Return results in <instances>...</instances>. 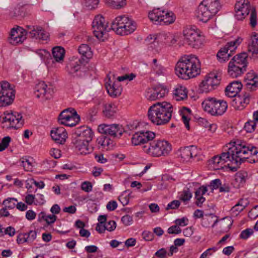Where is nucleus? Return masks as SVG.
<instances>
[{
	"mask_svg": "<svg viewBox=\"0 0 258 258\" xmlns=\"http://www.w3.org/2000/svg\"><path fill=\"white\" fill-rule=\"evenodd\" d=\"M242 85L239 81H233L230 83L225 88V93L229 97H233L240 91Z\"/></svg>",
	"mask_w": 258,
	"mask_h": 258,
	"instance_id": "c85d7f7f",
	"label": "nucleus"
},
{
	"mask_svg": "<svg viewBox=\"0 0 258 258\" xmlns=\"http://www.w3.org/2000/svg\"><path fill=\"white\" fill-rule=\"evenodd\" d=\"M168 92V90L162 85H157L150 89L146 94V98L150 101H154L163 98Z\"/></svg>",
	"mask_w": 258,
	"mask_h": 258,
	"instance_id": "4be33fe9",
	"label": "nucleus"
},
{
	"mask_svg": "<svg viewBox=\"0 0 258 258\" xmlns=\"http://www.w3.org/2000/svg\"><path fill=\"white\" fill-rule=\"evenodd\" d=\"M187 97V91L185 87L177 88L173 93V98L176 101L183 100Z\"/></svg>",
	"mask_w": 258,
	"mask_h": 258,
	"instance_id": "58836bf2",
	"label": "nucleus"
},
{
	"mask_svg": "<svg viewBox=\"0 0 258 258\" xmlns=\"http://www.w3.org/2000/svg\"><path fill=\"white\" fill-rule=\"evenodd\" d=\"M34 93L37 98L44 97L46 99H49L53 93V89L47 88L44 82H40L35 87Z\"/></svg>",
	"mask_w": 258,
	"mask_h": 258,
	"instance_id": "412c9836",
	"label": "nucleus"
},
{
	"mask_svg": "<svg viewBox=\"0 0 258 258\" xmlns=\"http://www.w3.org/2000/svg\"><path fill=\"white\" fill-rule=\"evenodd\" d=\"M98 131L101 134L109 136L113 138H120L124 132L121 125L118 124H100Z\"/></svg>",
	"mask_w": 258,
	"mask_h": 258,
	"instance_id": "ddd939ff",
	"label": "nucleus"
},
{
	"mask_svg": "<svg viewBox=\"0 0 258 258\" xmlns=\"http://www.w3.org/2000/svg\"><path fill=\"white\" fill-rule=\"evenodd\" d=\"M177 154L183 161H188L190 160L200 161L206 160L205 156L196 146L194 145L181 147L177 151Z\"/></svg>",
	"mask_w": 258,
	"mask_h": 258,
	"instance_id": "423d86ee",
	"label": "nucleus"
},
{
	"mask_svg": "<svg viewBox=\"0 0 258 258\" xmlns=\"http://www.w3.org/2000/svg\"><path fill=\"white\" fill-rule=\"evenodd\" d=\"M248 5H250L248 0H237L235 5V11L239 10L240 9Z\"/></svg>",
	"mask_w": 258,
	"mask_h": 258,
	"instance_id": "603ef678",
	"label": "nucleus"
},
{
	"mask_svg": "<svg viewBox=\"0 0 258 258\" xmlns=\"http://www.w3.org/2000/svg\"><path fill=\"white\" fill-rule=\"evenodd\" d=\"M173 106L169 102H158L151 106L148 110L149 119L154 124L159 125L167 123L170 120Z\"/></svg>",
	"mask_w": 258,
	"mask_h": 258,
	"instance_id": "f03ea898",
	"label": "nucleus"
},
{
	"mask_svg": "<svg viewBox=\"0 0 258 258\" xmlns=\"http://www.w3.org/2000/svg\"><path fill=\"white\" fill-rule=\"evenodd\" d=\"M246 71L244 68L236 66L232 62H229L228 63V74L233 78L241 76Z\"/></svg>",
	"mask_w": 258,
	"mask_h": 258,
	"instance_id": "2f4dec72",
	"label": "nucleus"
},
{
	"mask_svg": "<svg viewBox=\"0 0 258 258\" xmlns=\"http://www.w3.org/2000/svg\"><path fill=\"white\" fill-rule=\"evenodd\" d=\"M29 35L32 38L42 40H46L48 38V33L41 27L33 28V29L29 32Z\"/></svg>",
	"mask_w": 258,
	"mask_h": 258,
	"instance_id": "473e14b6",
	"label": "nucleus"
},
{
	"mask_svg": "<svg viewBox=\"0 0 258 258\" xmlns=\"http://www.w3.org/2000/svg\"><path fill=\"white\" fill-rule=\"evenodd\" d=\"M87 62V61H85V59L84 58H82L76 62H71L67 66V71L74 76L81 77L85 71L84 63Z\"/></svg>",
	"mask_w": 258,
	"mask_h": 258,
	"instance_id": "dca6fc26",
	"label": "nucleus"
},
{
	"mask_svg": "<svg viewBox=\"0 0 258 258\" xmlns=\"http://www.w3.org/2000/svg\"><path fill=\"white\" fill-rule=\"evenodd\" d=\"M27 32L21 27L13 28L11 31L10 42L13 45L22 43L26 38Z\"/></svg>",
	"mask_w": 258,
	"mask_h": 258,
	"instance_id": "a211bd4d",
	"label": "nucleus"
},
{
	"mask_svg": "<svg viewBox=\"0 0 258 258\" xmlns=\"http://www.w3.org/2000/svg\"><path fill=\"white\" fill-rule=\"evenodd\" d=\"M232 101V106L236 110H242L249 104L251 96L249 93L244 92L241 95L234 96Z\"/></svg>",
	"mask_w": 258,
	"mask_h": 258,
	"instance_id": "6ab92c4d",
	"label": "nucleus"
},
{
	"mask_svg": "<svg viewBox=\"0 0 258 258\" xmlns=\"http://www.w3.org/2000/svg\"><path fill=\"white\" fill-rule=\"evenodd\" d=\"M234 147H229L226 152H223L219 155V160L226 161V160L229 161H234V152H236Z\"/></svg>",
	"mask_w": 258,
	"mask_h": 258,
	"instance_id": "79ce46f5",
	"label": "nucleus"
},
{
	"mask_svg": "<svg viewBox=\"0 0 258 258\" xmlns=\"http://www.w3.org/2000/svg\"><path fill=\"white\" fill-rule=\"evenodd\" d=\"M131 192L129 190L124 191L122 194L118 197L119 201L121 203L123 206L127 205L129 203V197Z\"/></svg>",
	"mask_w": 258,
	"mask_h": 258,
	"instance_id": "49530a36",
	"label": "nucleus"
},
{
	"mask_svg": "<svg viewBox=\"0 0 258 258\" xmlns=\"http://www.w3.org/2000/svg\"><path fill=\"white\" fill-rule=\"evenodd\" d=\"M167 231L169 234H178L180 233L182 230L177 225H173L168 229Z\"/></svg>",
	"mask_w": 258,
	"mask_h": 258,
	"instance_id": "6e6d98bb",
	"label": "nucleus"
},
{
	"mask_svg": "<svg viewBox=\"0 0 258 258\" xmlns=\"http://www.w3.org/2000/svg\"><path fill=\"white\" fill-rule=\"evenodd\" d=\"M68 134L63 127H59L51 131L52 139L57 143L63 144L68 138Z\"/></svg>",
	"mask_w": 258,
	"mask_h": 258,
	"instance_id": "bb28decb",
	"label": "nucleus"
},
{
	"mask_svg": "<svg viewBox=\"0 0 258 258\" xmlns=\"http://www.w3.org/2000/svg\"><path fill=\"white\" fill-rule=\"evenodd\" d=\"M256 126V122L254 121L249 120L247 121L244 125V129L247 133H252L255 130Z\"/></svg>",
	"mask_w": 258,
	"mask_h": 258,
	"instance_id": "8fccbe9b",
	"label": "nucleus"
},
{
	"mask_svg": "<svg viewBox=\"0 0 258 258\" xmlns=\"http://www.w3.org/2000/svg\"><path fill=\"white\" fill-rule=\"evenodd\" d=\"M50 155L54 159H57L61 156V151L57 149H51L50 151Z\"/></svg>",
	"mask_w": 258,
	"mask_h": 258,
	"instance_id": "774afa93",
	"label": "nucleus"
},
{
	"mask_svg": "<svg viewBox=\"0 0 258 258\" xmlns=\"http://www.w3.org/2000/svg\"><path fill=\"white\" fill-rule=\"evenodd\" d=\"M17 242L18 244L29 242L26 233L19 234L17 236Z\"/></svg>",
	"mask_w": 258,
	"mask_h": 258,
	"instance_id": "bf43d9fd",
	"label": "nucleus"
},
{
	"mask_svg": "<svg viewBox=\"0 0 258 258\" xmlns=\"http://www.w3.org/2000/svg\"><path fill=\"white\" fill-rule=\"evenodd\" d=\"M116 111V107L114 104H105L103 105V115L108 118L113 117Z\"/></svg>",
	"mask_w": 258,
	"mask_h": 258,
	"instance_id": "ea45409f",
	"label": "nucleus"
},
{
	"mask_svg": "<svg viewBox=\"0 0 258 258\" xmlns=\"http://www.w3.org/2000/svg\"><path fill=\"white\" fill-rule=\"evenodd\" d=\"M247 56L248 55L246 53H240L234 56L230 62L241 68H244L246 70L248 64L247 61Z\"/></svg>",
	"mask_w": 258,
	"mask_h": 258,
	"instance_id": "7c9ffc66",
	"label": "nucleus"
},
{
	"mask_svg": "<svg viewBox=\"0 0 258 258\" xmlns=\"http://www.w3.org/2000/svg\"><path fill=\"white\" fill-rule=\"evenodd\" d=\"M117 207V204L115 201H111L109 202L106 205V208L109 211L115 210Z\"/></svg>",
	"mask_w": 258,
	"mask_h": 258,
	"instance_id": "338daca9",
	"label": "nucleus"
},
{
	"mask_svg": "<svg viewBox=\"0 0 258 258\" xmlns=\"http://www.w3.org/2000/svg\"><path fill=\"white\" fill-rule=\"evenodd\" d=\"M248 51L251 52L253 56L258 53V38L254 36L251 42L248 44Z\"/></svg>",
	"mask_w": 258,
	"mask_h": 258,
	"instance_id": "a18cd8bd",
	"label": "nucleus"
},
{
	"mask_svg": "<svg viewBox=\"0 0 258 258\" xmlns=\"http://www.w3.org/2000/svg\"><path fill=\"white\" fill-rule=\"evenodd\" d=\"M217 99L215 98H208L202 103V106L205 111L212 115L214 113Z\"/></svg>",
	"mask_w": 258,
	"mask_h": 258,
	"instance_id": "4c0bfd02",
	"label": "nucleus"
},
{
	"mask_svg": "<svg viewBox=\"0 0 258 258\" xmlns=\"http://www.w3.org/2000/svg\"><path fill=\"white\" fill-rule=\"evenodd\" d=\"M246 176V172L242 171H239L235 174L234 179L231 184L233 185L234 187L236 188L243 186L245 183V178Z\"/></svg>",
	"mask_w": 258,
	"mask_h": 258,
	"instance_id": "f704fd0d",
	"label": "nucleus"
},
{
	"mask_svg": "<svg viewBox=\"0 0 258 258\" xmlns=\"http://www.w3.org/2000/svg\"><path fill=\"white\" fill-rule=\"evenodd\" d=\"M136 22L128 17H117L111 23V29L117 34L126 35L133 33L136 29Z\"/></svg>",
	"mask_w": 258,
	"mask_h": 258,
	"instance_id": "39448f33",
	"label": "nucleus"
},
{
	"mask_svg": "<svg viewBox=\"0 0 258 258\" xmlns=\"http://www.w3.org/2000/svg\"><path fill=\"white\" fill-rule=\"evenodd\" d=\"M93 33L98 39L104 41L107 36V23L105 24V18L102 16H96L92 22Z\"/></svg>",
	"mask_w": 258,
	"mask_h": 258,
	"instance_id": "9b49d317",
	"label": "nucleus"
},
{
	"mask_svg": "<svg viewBox=\"0 0 258 258\" xmlns=\"http://www.w3.org/2000/svg\"><path fill=\"white\" fill-rule=\"evenodd\" d=\"M184 42L192 48H199L203 42V37L191 28H186L183 31Z\"/></svg>",
	"mask_w": 258,
	"mask_h": 258,
	"instance_id": "1a4fd4ad",
	"label": "nucleus"
},
{
	"mask_svg": "<svg viewBox=\"0 0 258 258\" xmlns=\"http://www.w3.org/2000/svg\"><path fill=\"white\" fill-rule=\"evenodd\" d=\"M232 147L235 148V151L234 154V161H244V160L248 158L249 147H246L245 145L238 148L237 146H233Z\"/></svg>",
	"mask_w": 258,
	"mask_h": 258,
	"instance_id": "cd10ccee",
	"label": "nucleus"
},
{
	"mask_svg": "<svg viewBox=\"0 0 258 258\" xmlns=\"http://www.w3.org/2000/svg\"><path fill=\"white\" fill-rule=\"evenodd\" d=\"M250 12L249 24L252 28H254L257 25V15L254 8L251 9L250 5L246 6L235 11V17L238 20H242Z\"/></svg>",
	"mask_w": 258,
	"mask_h": 258,
	"instance_id": "4468645a",
	"label": "nucleus"
},
{
	"mask_svg": "<svg viewBox=\"0 0 258 258\" xmlns=\"http://www.w3.org/2000/svg\"><path fill=\"white\" fill-rule=\"evenodd\" d=\"M227 108V104L225 101L217 99L212 115H221L226 111Z\"/></svg>",
	"mask_w": 258,
	"mask_h": 258,
	"instance_id": "e433bc0d",
	"label": "nucleus"
},
{
	"mask_svg": "<svg viewBox=\"0 0 258 258\" xmlns=\"http://www.w3.org/2000/svg\"><path fill=\"white\" fill-rule=\"evenodd\" d=\"M6 115L3 118L2 123L3 124L9 123L8 125H4L3 127L7 128H14L15 129H18L21 127L23 123V120H22V116L21 114L17 112L14 113H4Z\"/></svg>",
	"mask_w": 258,
	"mask_h": 258,
	"instance_id": "2eb2a0df",
	"label": "nucleus"
},
{
	"mask_svg": "<svg viewBox=\"0 0 258 258\" xmlns=\"http://www.w3.org/2000/svg\"><path fill=\"white\" fill-rule=\"evenodd\" d=\"M253 233V230L251 228H247L241 231L240 234V238L243 239H246Z\"/></svg>",
	"mask_w": 258,
	"mask_h": 258,
	"instance_id": "5fc2aeb1",
	"label": "nucleus"
},
{
	"mask_svg": "<svg viewBox=\"0 0 258 258\" xmlns=\"http://www.w3.org/2000/svg\"><path fill=\"white\" fill-rule=\"evenodd\" d=\"M145 152L153 157H166L172 150V146L165 140H155L143 146Z\"/></svg>",
	"mask_w": 258,
	"mask_h": 258,
	"instance_id": "20e7f679",
	"label": "nucleus"
},
{
	"mask_svg": "<svg viewBox=\"0 0 258 258\" xmlns=\"http://www.w3.org/2000/svg\"><path fill=\"white\" fill-rule=\"evenodd\" d=\"M15 97V90L7 81L0 83V107L9 105L13 102Z\"/></svg>",
	"mask_w": 258,
	"mask_h": 258,
	"instance_id": "6e6552de",
	"label": "nucleus"
},
{
	"mask_svg": "<svg viewBox=\"0 0 258 258\" xmlns=\"http://www.w3.org/2000/svg\"><path fill=\"white\" fill-rule=\"evenodd\" d=\"M148 17L152 21H154L155 24L160 25L172 24L176 19L172 12L161 11L159 9L154 10L152 12H150Z\"/></svg>",
	"mask_w": 258,
	"mask_h": 258,
	"instance_id": "0eeeda50",
	"label": "nucleus"
},
{
	"mask_svg": "<svg viewBox=\"0 0 258 258\" xmlns=\"http://www.w3.org/2000/svg\"><path fill=\"white\" fill-rule=\"evenodd\" d=\"M105 88L108 94L112 97L119 96L122 92L120 83L117 80H111L110 78H108L107 82L105 83Z\"/></svg>",
	"mask_w": 258,
	"mask_h": 258,
	"instance_id": "5701e85b",
	"label": "nucleus"
},
{
	"mask_svg": "<svg viewBox=\"0 0 258 258\" xmlns=\"http://www.w3.org/2000/svg\"><path fill=\"white\" fill-rule=\"evenodd\" d=\"M107 230L109 231H113L116 227V222L113 220H109L105 223Z\"/></svg>",
	"mask_w": 258,
	"mask_h": 258,
	"instance_id": "052dcab7",
	"label": "nucleus"
},
{
	"mask_svg": "<svg viewBox=\"0 0 258 258\" xmlns=\"http://www.w3.org/2000/svg\"><path fill=\"white\" fill-rule=\"evenodd\" d=\"M52 54L56 61L63 59L65 53L64 49L60 46H55L52 50Z\"/></svg>",
	"mask_w": 258,
	"mask_h": 258,
	"instance_id": "c03bdc74",
	"label": "nucleus"
},
{
	"mask_svg": "<svg viewBox=\"0 0 258 258\" xmlns=\"http://www.w3.org/2000/svg\"><path fill=\"white\" fill-rule=\"evenodd\" d=\"M107 3L111 7L118 9L124 4V0H107Z\"/></svg>",
	"mask_w": 258,
	"mask_h": 258,
	"instance_id": "09e8293b",
	"label": "nucleus"
},
{
	"mask_svg": "<svg viewBox=\"0 0 258 258\" xmlns=\"http://www.w3.org/2000/svg\"><path fill=\"white\" fill-rule=\"evenodd\" d=\"M11 138L9 136L4 137L0 143V152L5 150L7 148L11 142Z\"/></svg>",
	"mask_w": 258,
	"mask_h": 258,
	"instance_id": "3c124183",
	"label": "nucleus"
},
{
	"mask_svg": "<svg viewBox=\"0 0 258 258\" xmlns=\"http://www.w3.org/2000/svg\"><path fill=\"white\" fill-rule=\"evenodd\" d=\"M77 137H73V139H80V140H84L86 142H90L94 136L93 132L92 130L87 127L83 126L77 130L75 132Z\"/></svg>",
	"mask_w": 258,
	"mask_h": 258,
	"instance_id": "a878e982",
	"label": "nucleus"
},
{
	"mask_svg": "<svg viewBox=\"0 0 258 258\" xmlns=\"http://www.w3.org/2000/svg\"><path fill=\"white\" fill-rule=\"evenodd\" d=\"M220 5L218 0H203L197 10V17L200 21L207 22L219 11Z\"/></svg>",
	"mask_w": 258,
	"mask_h": 258,
	"instance_id": "7ed1b4c3",
	"label": "nucleus"
},
{
	"mask_svg": "<svg viewBox=\"0 0 258 258\" xmlns=\"http://www.w3.org/2000/svg\"><path fill=\"white\" fill-rule=\"evenodd\" d=\"M81 189L85 192H89L92 190V185L89 181H84L81 184Z\"/></svg>",
	"mask_w": 258,
	"mask_h": 258,
	"instance_id": "4d7b16f0",
	"label": "nucleus"
},
{
	"mask_svg": "<svg viewBox=\"0 0 258 258\" xmlns=\"http://www.w3.org/2000/svg\"><path fill=\"white\" fill-rule=\"evenodd\" d=\"M220 76L215 73L207 75L200 84V90L202 93H207L215 89L220 83Z\"/></svg>",
	"mask_w": 258,
	"mask_h": 258,
	"instance_id": "f8f14e48",
	"label": "nucleus"
},
{
	"mask_svg": "<svg viewBox=\"0 0 258 258\" xmlns=\"http://www.w3.org/2000/svg\"><path fill=\"white\" fill-rule=\"evenodd\" d=\"M245 86L250 91H255L258 89V76L253 71L246 74L244 78Z\"/></svg>",
	"mask_w": 258,
	"mask_h": 258,
	"instance_id": "b1692460",
	"label": "nucleus"
},
{
	"mask_svg": "<svg viewBox=\"0 0 258 258\" xmlns=\"http://www.w3.org/2000/svg\"><path fill=\"white\" fill-rule=\"evenodd\" d=\"M242 42V39L238 38L234 41L228 42L217 52V57L220 62L228 60L231 56V53L235 51L237 46Z\"/></svg>",
	"mask_w": 258,
	"mask_h": 258,
	"instance_id": "9d476101",
	"label": "nucleus"
},
{
	"mask_svg": "<svg viewBox=\"0 0 258 258\" xmlns=\"http://www.w3.org/2000/svg\"><path fill=\"white\" fill-rule=\"evenodd\" d=\"M180 204V202L179 201L174 200L168 204L166 210L176 209L179 207Z\"/></svg>",
	"mask_w": 258,
	"mask_h": 258,
	"instance_id": "0e129e2a",
	"label": "nucleus"
},
{
	"mask_svg": "<svg viewBox=\"0 0 258 258\" xmlns=\"http://www.w3.org/2000/svg\"><path fill=\"white\" fill-rule=\"evenodd\" d=\"M121 221L125 225H130L133 222V218L128 215L122 217Z\"/></svg>",
	"mask_w": 258,
	"mask_h": 258,
	"instance_id": "69168bd1",
	"label": "nucleus"
},
{
	"mask_svg": "<svg viewBox=\"0 0 258 258\" xmlns=\"http://www.w3.org/2000/svg\"><path fill=\"white\" fill-rule=\"evenodd\" d=\"M89 143L82 140H80L79 138L73 139V143L81 155H86L93 151V148L89 145Z\"/></svg>",
	"mask_w": 258,
	"mask_h": 258,
	"instance_id": "393cba45",
	"label": "nucleus"
},
{
	"mask_svg": "<svg viewBox=\"0 0 258 258\" xmlns=\"http://www.w3.org/2000/svg\"><path fill=\"white\" fill-rule=\"evenodd\" d=\"M96 143L104 148L106 147V150L110 149L114 145L113 141L104 134H101L97 139Z\"/></svg>",
	"mask_w": 258,
	"mask_h": 258,
	"instance_id": "c9c22d12",
	"label": "nucleus"
},
{
	"mask_svg": "<svg viewBox=\"0 0 258 258\" xmlns=\"http://www.w3.org/2000/svg\"><path fill=\"white\" fill-rule=\"evenodd\" d=\"M175 71L179 78L188 80L200 74L201 63L195 55H184L177 62Z\"/></svg>",
	"mask_w": 258,
	"mask_h": 258,
	"instance_id": "f257e3e1",
	"label": "nucleus"
},
{
	"mask_svg": "<svg viewBox=\"0 0 258 258\" xmlns=\"http://www.w3.org/2000/svg\"><path fill=\"white\" fill-rule=\"evenodd\" d=\"M167 254V252L166 249L164 248H162L155 252V256L158 258H166Z\"/></svg>",
	"mask_w": 258,
	"mask_h": 258,
	"instance_id": "e2e57ef3",
	"label": "nucleus"
},
{
	"mask_svg": "<svg viewBox=\"0 0 258 258\" xmlns=\"http://www.w3.org/2000/svg\"><path fill=\"white\" fill-rule=\"evenodd\" d=\"M192 197V194L190 191L189 189L187 188L186 189H184L182 194L181 195L180 199L184 201H189Z\"/></svg>",
	"mask_w": 258,
	"mask_h": 258,
	"instance_id": "864d4df0",
	"label": "nucleus"
},
{
	"mask_svg": "<svg viewBox=\"0 0 258 258\" xmlns=\"http://www.w3.org/2000/svg\"><path fill=\"white\" fill-rule=\"evenodd\" d=\"M12 18L21 19L25 16V9L23 6H17L9 14Z\"/></svg>",
	"mask_w": 258,
	"mask_h": 258,
	"instance_id": "a19ab883",
	"label": "nucleus"
},
{
	"mask_svg": "<svg viewBox=\"0 0 258 258\" xmlns=\"http://www.w3.org/2000/svg\"><path fill=\"white\" fill-rule=\"evenodd\" d=\"M16 202H17V200L16 199L14 198H9L3 201V205L8 209H13L16 206Z\"/></svg>",
	"mask_w": 258,
	"mask_h": 258,
	"instance_id": "de8ad7c7",
	"label": "nucleus"
},
{
	"mask_svg": "<svg viewBox=\"0 0 258 258\" xmlns=\"http://www.w3.org/2000/svg\"><path fill=\"white\" fill-rule=\"evenodd\" d=\"M93 155L96 161H107L108 160L121 161L125 157V155L119 153L112 154L108 156V158H104L103 157V154L101 153H99L98 154L93 153Z\"/></svg>",
	"mask_w": 258,
	"mask_h": 258,
	"instance_id": "c756f323",
	"label": "nucleus"
},
{
	"mask_svg": "<svg viewBox=\"0 0 258 258\" xmlns=\"http://www.w3.org/2000/svg\"><path fill=\"white\" fill-rule=\"evenodd\" d=\"M76 118L77 122H80V116L77 113L75 109L73 108H68L59 114L58 119L59 123L62 124L68 122L67 121L72 120V118Z\"/></svg>",
	"mask_w": 258,
	"mask_h": 258,
	"instance_id": "aec40b11",
	"label": "nucleus"
},
{
	"mask_svg": "<svg viewBox=\"0 0 258 258\" xmlns=\"http://www.w3.org/2000/svg\"><path fill=\"white\" fill-rule=\"evenodd\" d=\"M155 137V133L151 131L137 133L133 135L132 138V142L135 146L141 144H146V145H147L149 144L148 143L149 141H152Z\"/></svg>",
	"mask_w": 258,
	"mask_h": 258,
	"instance_id": "f3484780",
	"label": "nucleus"
},
{
	"mask_svg": "<svg viewBox=\"0 0 258 258\" xmlns=\"http://www.w3.org/2000/svg\"><path fill=\"white\" fill-rule=\"evenodd\" d=\"M170 35L171 34L169 33L161 32L157 35L149 36L147 38V40L150 42V40L153 39V41L150 42L151 43H154L155 41H157V43H164L167 45Z\"/></svg>",
	"mask_w": 258,
	"mask_h": 258,
	"instance_id": "72a5a7b5",
	"label": "nucleus"
},
{
	"mask_svg": "<svg viewBox=\"0 0 258 258\" xmlns=\"http://www.w3.org/2000/svg\"><path fill=\"white\" fill-rule=\"evenodd\" d=\"M220 185H221V181L220 179L217 178L210 182L209 186L211 187L212 190H213L214 189H219Z\"/></svg>",
	"mask_w": 258,
	"mask_h": 258,
	"instance_id": "13d9d810",
	"label": "nucleus"
},
{
	"mask_svg": "<svg viewBox=\"0 0 258 258\" xmlns=\"http://www.w3.org/2000/svg\"><path fill=\"white\" fill-rule=\"evenodd\" d=\"M99 2V0H86V6L90 9H95Z\"/></svg>",
	"mask_w": 258,
	"mask_h": 258,
	"instance_id": "680f3d73",
	"label": "nucleus"
},
{
	"mask_svg": "<svg viewBox=\"0 0 258 258\" xmlns=\"http://www.w3.org/2000/svg\"><path fill=\"white\" fill-rule=\"evenodd\" d=\"M78 51L82 55L83 58H86L85 61L91 58L92 56V52L91 51L90 47L85 44H83L78 48Z\"/></svg>",
	"mask_w": 258,
	"mask_h": 258,
	"instance_id": "37998d69",
	"label": "nucleus"
}]
</instances>
